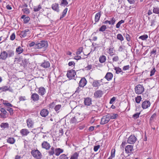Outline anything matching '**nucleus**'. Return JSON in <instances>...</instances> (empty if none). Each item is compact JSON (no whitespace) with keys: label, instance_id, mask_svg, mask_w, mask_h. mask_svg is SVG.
<instances>
[{"label":"nucleus","instance_id":"e433bc0d","mask_svg":"<svg viewBox=\"0 0 159 159\" xmlns=\"http://www.w3.org/2000/svg\"><path fill=\"white\" fill-rule=\"evenodd\" d=\"M48 153L49 155L50 156L53 155L55 153L54 148L53 147H52L51 148V150L48 152Z\"/></svg>","mask_w":159,"mask_h":159},{"label":"nucleus","instance_id":"f8f14e48","mask_svg":"<svg viewBox=\"0 0 159 159\" xmlns=\"http://www.w3.org/2000/svg\"><path fill=\"white\" fill-rule=\"evenodd\" d=\"M103 94V92L101 90H98L96 91L94 93V97L95 98H100Z\"/></svg>","mask_w":159,"mask_h":159},{"label":"nucleus","instance_id":"f03ea898","mask_svg":"<svg viewBox=\"0 0 159 159\" xmlns=\"http://www.w3.org/2000/svg\"><path fill=\"white\" fill-rule=\"evenodd\" d=\"M32 156L36 159H39L41 158L42 154L37 149H33L31 151Z\"/></svg>","mask_w":159,"mask_h":159},{"label":"nucleus","instance_id":"ddd939ff","mask_svg":"<svg viewBox=\"0 0 159 159\" xmlns=\"http://www.w3.org/2000/svg\"><path fill=\"white\" fill-rule=\"evenodd\" d=\"M27 125L29 128H32L33 127L34 122L30 118L26 120Z\"/></svg>","mask_w":159,"mask_h":159},{"label":"nucleus","instance_id":"4c0bfd02","mask_svg":"<svg viewBox=\"0 0 159 159\" xmlns=\"http://www.w3.org/2000/svg\"><path fill=\"white\" fill-rule=\"evenodd\" d=\"M101 14L100 12H98L95 15V20L96 22H98L100 19Z\"/></svg>","mask_w":159,"mask_h":159},{"label":"nucleus","instance_id":"3c124183","mask_svg":"<svg viewBox=\"0 0 159 159\" xmlns=\"http://www.w3.org/2000/svg\"><path fill=\"white\" fill-rule=\"evenodd\" d=\"M10 107H8L6 109V110L7 111H9V112L10 113V115H12L13 114V109L12 108H11Z\"/></svg>","mask_w":159,"mask_h":159},{"label":"nucleus","instance_id":"79ce46f5","mask_svg":"<svg viewBox=\"0 0 159 159\" xmlns=\"http://www.w3.org/2000/svg\"><path fill=\"white\" fill-rule=\"evenodd\" d=\"M67 8H66L63 10V11L62 12V15L60 16V19H61V18H62L65 16L67 13Z\"/></svg>","mask_w":159,"mask_h":159},{"label":"nucleus","instance_id":"c9c22d12","mask_svg":"<svg viewBox=\"0 0 159 159\" xmlns=\"http://www.w3.org/2000/svg\"><path fill=\"white\" fill-rule=\"evenodd\" d=\"M79 155V153L75 152L71 156L70 159H78Z\"/></svg>","mask_w":159,"mask_h":159},{"label":"nucleus","instance_id":"58836bf2","mask_svg":"<svg viewBox=\"0 0 159 159\" xmlns=\"http://www.w3.org/2000/svg\"><path fill=\"white\" fill-rule=\"evenodd\" d=\"M7 142L11 144H13L15 142V139L13 138H9L7 140Z\"/></svg>","mask_w":159,"mask_h":159},{"label":"nucleus","instance_id":"1a4fd4ad","mask_svg":"<svg viewBox=\"0 0 159 159\" xmlns=\"http://www.w3.org/2000/svg\"><path fill=\"white\" fill-rule=\"evenodd\" d=\"M102 79L99 80H94L92 84V86L94 87L98 88L101 84L100 83L102 82Z\"/></svg>","mask_w":159,"mask_h":159},{"label":"nucleus","instance_id":"b1692460","mask_svg":"<svg viewBox=\"0 0 159 159\" xmlns=\"http://www.w3.org/2000/svg\"><path fill=\"white\" fill-rule=\"evenodd\" d=\"M92 100L89 98H85L84 101V104L87 106H89L91 104Z\"/></svg>","mask_w":159,"mask_h":159},{"label":"nucleus","instance_id":"4468645a","mask_svg":"<svg viewBox=\"0 0 159 159\" xmlns=\"http://www.w3.org/2000/svg\"><path fill=\"white\" fill-rule=\"evenodd\" d=\"M87 81L84 78H82L79 83V86L81 87H84L87 84Z\"/></svg>","mask_w":159,"mask_h":159},{"label":"nucleus","instance_id":"c756f323","mask_svg":"<svg viewBox=\"0 0 159 159\" xmlns=\"http://www.w3.org/2000/svg\"><path fill=\"white\" fill-rule=\"evenodd\" d=\"M29 30L28 29H26L22 31L21 35L23 37H25L27 36V34H29Z\"/></svg>","mask_w":159,"mask_h":159},{"label":"nucleus","instance_id":"9b49d317","mask_svg":"<svg viewBox=\"0 0 159 159\" xmlns=\"http://www.w3.org/2000/svg\"><path fill=\"white\" fill-rule=\"evenodd\" d=\"M42 148L46 150H48L51 147L50 144L47 141H43L41 144Z\"/></svg>","mask_w":159,"mask_h":159},{"label":"nucleus","instance_id":"7ed1b4c3","mask_svg":"<svg viewBox=\"0 0 159 159\" xmlns=\"http://www.w3.org/2000/svg\"><path fill=\"white\" fill-rule=\"evenodd\" d=\"M144 88L142 85H137L135 88V92L136 94H142L144 91Z\"/></svg>","mask_w":159,"mask_h":159},{"label":"nucleus","instance_id":"2eb2a0df","mask_svg":"<svg viewBox=\"0 0 159 159\" xmlns=\"http://www.w3.org/2000/svg\"><path fill=\"white\" fill-rule=\"evenodd\" d=\"M40 66L44 68H48L50 66V63L49 61L44 60L41 64Z\"/></svg>","mask_w":159,"mask_h":159},{"label":"nucleus","instance_id":"338daca9","mask_svg":"<svg viewBox=\"0 0 159 159\" xmlns=\"http://www.w3.org/2000/svg\"><path fill=\"white\" fill-rule=\"evenodd\" d=\"M15 38V33H13L10 36V39L13 40Z\"/></svg>","mask_w":159,"mask_h":159},{"label":"nucleus","instance_id":"6e6d98bb","mask_svg":"<svg viewBox=\"0 0 159 159\" xmlns=\"http://www.w3.org/2000/svg\"><path fill=\"white\" fill-rule=\"evenodd\" d=\"M30 20V18L29 16L26 17L24 19V23L26 24L28 23Z\"/></svg>","mask_w":159,"mask_h":159},{"label":"nucleus","instance_id":"13d9d810","mask_svg":"<svg viewBox=\"0 0 159 159\" xmlns=\"http://www.w3.org/2000/svg\"><path fill=\"white\" fill-rule=\"evenodd\" d=\"M140 114V112L136 113L133 115V117L135 119H137L139 117V115Z\"/></svg>","mask_w":159,"mask_h":159},{"label":"nucleus","instance_id":"ea45409f","mask_svg":"<svg viewBox=\"0 0 159 159\" xmlns=\"http://www.w3.org/2000/svg\"><path fill=\"white\" fill-rule=\"evenodd\" d=\"M116 19L114 17L111 18L110 20H109V24L113 25L115 23Z\"/></svg>","mask_w":159,"mask_h":159},{"label":"nucleus","instance_id":"cd10ccee","mask_svg":"<svg viewBox=\"0 0 159 159\" xmlns=\"http://www.w3.org/2000/svg\"><path fill=\"white\" fill-rule=\"evenodd\" d=\"M7 57H10L14 56V51L11 50H8L7 51Z\"/></svg>","mask_w":159,"mask_h":159},{"label":"nucleus","instance_id":"4d7b16f0","mask_svg":"<svg viewBox=\"0 0 159 159\" xmlns=\"http://www.w3.org/2000/svg\"><path fill=\"white\" fill-rule=\"evenodd\" d=\"M61 105L60 104H58L56 105L54 108L55 111H58L61 108Z\"/></svg>","mask_w":159,"mask_h":159},{"label":"nucleus","instance_id":"864d4df0","mask_svg":"<svg viewBox=\"0 0 159 159\" xmlns=\"http://www.w3.org/2000/svg\"><path fill=\"white\" fill-rule=\"evenodd\" d=\"M107 29L106 26L105 25H102L99 29L100 31L103 32L105 30Z\"/></svg>","mask_w":159,"mask_h":159},{"label":"nucleus","instance_id":"a211bd4d","mask_svg":"<svg viewBox=\"0 0 159 159\" xmlns=\"http://www.w3.org/2000/svg\"><path fill=\"white\" fill-rule=\"evenodd\" d=\"M7 57H8L7 52L4 51L1 53L0 54V59L5 60Z\"/></svg>","mask_w":159,"mask_h":159},{"label":"nucleus","instance_id":"6ab92c4d","mask_svg":"<svg viewBox=\"0 0 159 159\" xmlns=\"http://www.w3.org/2000/svg\"><path fill=\"white\" fill-rule=\"evenodd\" d=\"M38 93L40 95L43 96L46 93L45 89L43 87H40L38 88Z\"/></svg>","mask_w":159,"mask_h":159},{"label":"nucleus","instance_id":"49530a36","mask_svg":"<svg viewBox=\"0 0 159 159\" xmlns=\"http://www.w3.org/2000/svg\"><path fill=\"white\" fill-rule=\"evenodd\" d=\"M70 123H75L78 122L77 121L76 118L75 116L74 117H72L70 120Z\"/></svg>","mask_w":159,"mask_h":159},{"label":"nucleus","instance_id":"37998d69","mask_svg":"<svg viewBox=\"0 0 159 159\" xmlns=\"http://www.w3.org/2000/svg\"><path fill=\"white\" fill-rule=\"evenodd\" d=\"M83 47H80L78 49L76 52V55H79L83 52Z\"/></svg>","mask_w":159,"mask_h":159},{"label":"nucleus","instance_id":"a18cd8bd","mask_svg":"<svg viewBox=\"0 0 159 159\" xmlns=\"http://www.w3.org/2000/svg\"><path fill=\"white\" fill-rule=\"evenodd\" d=\"M142 98L141 96H139L135 98V102L137 103H139L141 100Z\"/></svg>","mask_w":159,"mask_h":159},{"label":"nucleus","instance_id":"20e7f679","mask_svg":"<svg viewBox=\"0 0 159 159\" xmlns=\"http://www.w3.org/2000/svg\"><path fill=\"white\" fill-rule=\"evenodd\" d=\"M76 75L75 71L73 70H71L67 72L66 75L68 78L70 79H74Z\"/></svg>","mask_w":159,"mask_h":159},{"label":"nucleus","instance_id":"a19ab883","mask_svg":"<svg viewBox=\"0 0 159 159\" xmlns=\"http://www.w3.org/2000/svg\"><path fill=\"white\" fill-rule=\"evenodd\" d=\"M68 4L66 0H61L60 5L62 6H66Z\"/></svg>","mask_w":159,"mask_h":159},{"label":"nucleus","instance_id":"f704fd0d","mask_svg":"<svg viewBox=\"0 0 159 159\" xmlns=\"http://www.w3.org/2000/svg\"><path fill=\"white\" fill-rule=\"evenodd\" d=\"M109 116V118L110 120L111 119H116L117 118V117L118 116V115L117 114H108Z\"/></svg>","mask_w":159,"mask_h":159},{"label":"nucleus","instance_id":"c03bdc74","mask_svg":"<svg viewBox=\"0 0 159 159\" xmlns=\"http://www.w3.org/2000/svg\"><path fill=\"white\" fill-rule=\"evenodd\" d=\"M148 35L147 34H144L139 37V39H142L143 40H145L148 38Z\"/></svg>","mask_w":159,"mask_h":159},{"label":"nucleus","instance_id":"423d86ee","mask_svg":"<svg viewBox=\"0 0 159 159\" xmlns=\"http://www.w3.org/2000/svg\"><path fill=\"white\" fill-rule=\"evenodd\" d=\"M109 116L108 115L103 116L101 119L100 124L104 125L107 123L110 120Z\"/></svg>","mask_w":159,"mask_h":159},{"label":"nucleus","instance_id":"473e14b6","mask_svg":"<svg viewBox=\"0 0 159 159\" xmlns=\"http://www.w3.org/2000/svg\"><path fill=\"white\" fill-rule=\"evenodd\" d=\"M3 104L5 106L8 107H13V106L11 104L8 102V101H3Z\"/></svg>","mask_w":159,"mask_h":159},{"label":"nucleus","instance_id":"7c9ffc66","mask_svg":"<svg viewBox=\"0 0 159 159\" xmlns=\"http://www.w3.org/2000/svg\"><path fill=\"white\" fill-rule=\"evenodd\" d=\"M23 51V49L21 47L19 46L16 49V52L19 54L22 53Z\"/></svg>","mask_w":159,"mask_h":159},{"label":"nucleus","instance_id":"bf43d9fd","mask_svg":"<svg viewBox=\"0 0 159 159\" xmlns=\"http://www.w3.org/2000/svg\"><path fill=\"white\" fill-rule=\"evenodd\" d=\"M119 60V57L117 56H114L112 58V61L113 62H117Z\"/></svg>","mask_w":159,"mask_h":159},{"label":"nucleus","instance_id":"72a5a7b5","mask_svg":"<svg viewBox=\"0 0 159 159\" xmlns=\"http://www.w3.org/2000/svg\"><path fill=\"white\" fill-rule=\"evenodd\" d=\"M0 127L3 129L8 128L9 127V124L8 123H2L0 125Z\"/></svg>","mask_w":159,"mask_h":159},{"label":"nucleus","instance_id":"bb28decb","mask_svg":"<svg viewBox=\"0 0 159 159\" xmlns=\"http://www.w3.org/2000/svg\"><path fill=\"white\" fill-rule=\"evenodd\" d=\"M33 8L34 11L35 12L39 11L41 9H42V5L40 4L38 5L34 6L33 7Z\"/></svg>","mask_w":159,"mask_h":159},{"label":"nucleus","instance_id":"aec40b11","mask_svg":"<svg viewBox=\"0 0 159 159\" xmlns=\"http://www.w3.org/2000/svg\"><path fill=\"white\" fill-rule=\"evenodd\" d=\"M20 134L24 136H26L30 133L29 131L26 129H21L20 131Z\"/></svg>","mask_w":159,"mask_h":159},{"label":"nucleus","instance_id":"f257e3e1","mask_svg":"<svg viewBox=\"0 0 159 159\" xmlns=\"http://www.w3.org/2000/svg\"><path fill=\"white\" fill-rule=\"evenodd\" d=\"M48 46V42L47 41L42 40L36 42L34 48L41 49L43 48H46Z\"/></svg>","mask_w":159,"mask_h":159},{"label":"nucleus","instance_id":"e2e57ef3","mask_svg":"<svg viewBox=\"0 0 159 159\" xmlns=\"http://www.w3.org/2000/svg\"><path fill=\"white\" fill-rule=\"evenodd\" d=\"M100 146L99 145L95 146L94 147L93 150L95 152H97L98 149L100 148Z\"/></svg>","mask_w":159,"mask_h":159},{"label":"nucleus","instance_id":"69168bd1","mask_svg":"<svg viewBox=\"0 0 159 159\" xmlns=\"http://www.w3.org/2000/svg\"><path fill=\"white\" fill-rule=\"evenodd\" d=\"M125 38L128 41H129L130 40V35L127 34H125Z\"/></svg>","mask_w":159,"mask_h":159},{"label":"nucleus","instance_id":"0eeeda50","mask_svg":"<svg viewBox=\"0 0 159 159\" xmlns=\"http://www.w3.org/2000/svg\"><path fill=\"white\" fill-rule=\"evenodd\" d=\"M136 138L133 135H130L128 138L127 143L130 144H133L136 141Z\"/></svg>","mask_w":159,"mask_h":159},{"label":"nucleus","instance_id":"f3484780","mask_svg":"<svg viewBox=\"0 0 159 159\" xmlns=\"http://www.w3.org/2000/svg\"><path fill=\"white\" fill-rule=\"evenodd\" d=\"M31 98L34 102L37 101L39 100V96L38 94L33 93L31 95Z\"/></svg>","mask_w":159,"mask_h":159},{"label":"nucleus","instance_id":"9d476101","mask_svg":"<svg viewBox=\"0 0 159 159\" xmlns=\"http://www.w3.org/2000/svg\"><path fill=\"white\" fill-rule=\"evenodd\" d=\"M150 104V102L149 101L146 100L142 102V107L143 109H146L149 107Z\"/></svg>","mask_w":159,"mask_h":159},{"label":"nucleus","instance_id":"774afa93","mask_svg":"<svg viewBox=\"0 0 159 159\" xmlns=\"http://www.w3.org/2000/svg\"><path fill=\"white\" fill-rule=\"evenodd\" d=\"M19 99L20 101H25L26 100L25 96H20Z\"/></svg>","mask_w":159,"mask_h":159},{"label":"nucleus","instance_id":"de8ad7c7","mask_svg":"<svg viewBox=\"0 0 159 159\" xmlns=\"http://www.w3.org/2000/svg\"><path fill=\"white\" fill-rule=\"evenodd\" d=\"M157 22L156 19L155 18L154 19L151 20L150 21L151 25V26H153L155 25V23Z\"/></svg>","mask_w":159,"mask_h":159},{"label":"nucleus","instance_id":"680f3d73","mask_svg":"<svg viewBox=\"0 0 159 159\" xmlns=\"http://www.w3.org/2000/svg\"><path fill=\"white\" fill-rule=\"evenodd\" d=\"M130 66L129 65L125 66L123 68V70H128L129 69Z\"/></svg>","mask_w":159,"mask_h":159},{"label":"nucleus","instance_id":"dca6fc26","mask_svg":"<svg viewBox=\"0 0 159 159\" xmlns=\"http://www.w3.org/2000/svg\"><path fill=\"white\" fill-rule=\"evenodd\" d=\"M49 113V111L46 109H43L40 112V115L43 117H45L47 116Z\"/></svg>","mask_w":159,"mask_h":159},{"label":"nucleus","instance_id":"5fc2aeb1","mask_svg":"<svg viewBox=\"0 0 159 159\" xmlns=\"http://www.w3.org/2000/svg\"><path fill=\"white\" fill-rule=\"evenodd\" d=\"M59 159H68V157L65 154H63L59 156Z\"/></svg>","mask_w":159,"mask_h":159},{"label":"nucleus","instance_id":"412c9836","mask_svg":"<svg viewBox=\"0 0 159 159\" xmlns=\"http://www.w3.org/2000/svg\"><path fill=\"white\" fill-rule=\"evenodd\" d=\"M75 116L78 122L82 121L84 119L83 117H84L82 115H80L79 113H76L75 114Z\"/></svg>","mask_w":159,"mask_h":159},{"label":"nucleus","instance_id":"0e129e2a","mask_svg":"<svg viewBox=\"0 0 159 159\" xmlns=\"http://www.w3.org/2000/svg\"><path fill=\"white\" fill-rule=\"evenodd\" d=\"M116 99V98L113 97H112L110 100V103L111 104L113 103V102L115 101Z\"/></svg>","mask_w":159,"mask_h":159},{"label":"nucleus","instance_id":"09e8293b","mask_svg":"<svg viewBox=\"0 0 159 159\" xmlns=\"http://www.w3.org/2000/svg\"><path fill=\"white\" fill-rule=\"evenodd\" d=\"M117 38L118 40L122 41L124 40V38L122 35L120 34H118L117 35Z\"/></svg>","mask_w":159,"mask_h":159},{"label":"nucleus","instance_id":"39448f33","mask_svg":"<svg viewBox=\"0 0 159 159\" xmlns=\"http://www.w3.org/2000/svg\"><path fill=\"white\" fill-rule=\"evenodd\" d=\"M1 113L0 116L2 118H6L8 116V113L4 107H2L0 109Z\"/></svg>","mask_w":159,"mask_h":159},{"label":"nucleus","instance_id":"5701e85b","mask_svg":"<svg viewBox=\"0 0 159 159\" xmlns=\"http://www.w3.org/2000/svg\"><path fill=\"white\" fill-rule=\"evenodd\" d=\"M55 155L57 156H59L60 154L62 153L64 151L63 149L60 148H56L55 149Z\"/></svg>","mask_w":159,"mask_h":159},{"label":"nucleus","instance_id":"a878e982","mask_svg":"<svg viewBox=\"0 0 159 159\" xmlns=\"http://www.w3.org/2000/svg\"><path fill=\"white\" fill-rule=\"evenodd\" d=\"M52 8L54 10L57 12L59 11L58 4L55 3L54 4H53L52 5Z\"/></svg>","mask_w":159,"mask_h":159},{"label":"nucleus","instance_id":"4be33fe9","mask_svg":"<svg viewBox=\"0 0 159 159\" xmlns=\"http://www.w3.org/2000/svg\"><path fill=\"white\" fill-rule=\"evenodd\" d=\"M133 146L132 145H128L125 148V152L127 153L130 152L133 150Z\"/></svg>","mask_w":159,"mask_h":159},{"label":"nucleus","instance_id":"6e6552de","mask_svg":"<svg viewBox=\"0 0 159 159\" xmlns=\"http://www.w3.org/2000/svg\"><path fill=\"white\" fill-rule=\"evenodd\" d=\"M0 90L3 92H6L9 91V92H13V89L10 86H5L2 87H0Z\"/></svg>","mask_w":159,"mask_h":159},{"label":"nucleus","instance_id":"052dcab7","mask_svg":"<svg viewBox=\"0 0 159 159\" xmlns=\"http://www.w3.org/2000/svg\"><path fill=\"white\" fill-rule=\"evenodd\" d=\"M115 149H112L111 151V155L112 157H115Z\"/></svg>","mask_w":159,"mask_h":159},{"label":"nucleus","instance_id":"603ef678","mask_svg":"<svg viewBox=\"0 0 159 159\" xmlns=\"http://www.w3.org/2000/svg\"><path fill=\"white\" fill-rule=\"evenodd\" d=\"M153 12L154 13L156 14H159V8L158 7H154Z\"/></svg>","mask_w":159,"mask_h":159},{"label":"nucleus","instance_id":"2f4dec72","mask_svg":"<svg viewBox=\"0 0 159 159\" xmlns=\"http://www.w3.org/2000/svg\"><path fill=\"white\" fill-rule=\"evenodd\" d=\"M114 70H116V73L117 74H119L120 73L121 74H122L123 72L122 71L121 68L119 67H115Z\"/></svg>","mask_w":159,"mask_h":159},{"label":"nucleus","instance_id":"8fccbe9b","mask_svg":"<svg viewBox=\"0 0 159 159\" xmlns=\"http://www.w3.org/2000/svg\"><path fill=\"white\" fill-rule=\"evenodd\" d=\"M124 22V20H121L120 21L118 22V23L116 24V28H119L120 27V25L122 23H123Z\"/></svg>","mask_w":159,"mask_h":159},{"label":"nucleus","instance_id":"c85d7f7f","mask_svg":"<svg viewBox=\"0 0 159 159\" xmlns=\"http://www.w3.org/2000/svg\"><path fill=\"white\" fill-rule=\"evenodd\" d=\"M106 60V57L104 55H102L99 58V61L101 63H104Z\"/></svg>","mask_w":159,"mask_h":159},{"label":"nucleus","instance_id":"393cba45","mask_svg":"<svg viewBox=\"0 0 159 159\" xmlns=\"http://www.w3.org/2000/svg\"><path fill=\"white\" fill-rule=\"evenodd\" d=\"M113 75L111 72H107L105 76L106 78L108 81H109L111 80L113 77Z\"/></svg>","mask_w":159,"mask_h":159}]
</instances>
